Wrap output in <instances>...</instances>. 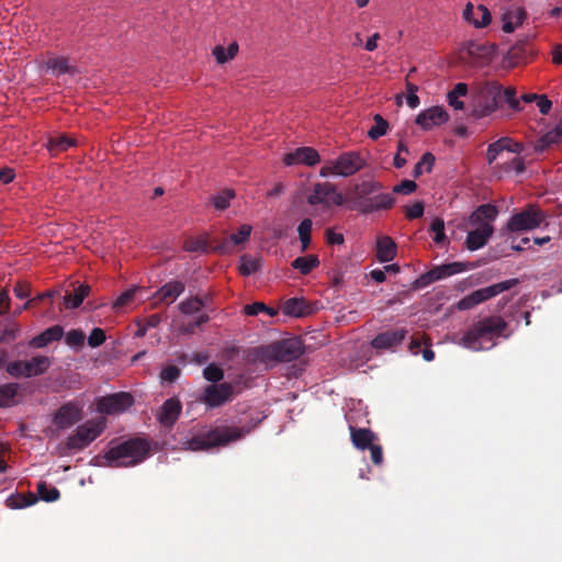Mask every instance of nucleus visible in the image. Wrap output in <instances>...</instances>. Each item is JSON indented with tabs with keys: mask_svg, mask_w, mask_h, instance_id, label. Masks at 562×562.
<instances>
[{
	"mask_svg": "<svg viewBox=\"0 0 562 562\" xmlns=\"http://www.w3.org/2000/svg\"><path fill=\"white\" fill-rule=\"evenodd\" d=\"M408 331L405 328H396L390 329L376 335L372 341V348L376 350H385L391 349L400 344L406 338Z\"/></svg>",
	"mask_w": 562,
	"mask_h": 562,
	"instance_id": "obj_17",
	"label": "nucleus"
},
{
	"mask_svg": "<svg viewBox=\"0 0 562 562\" xmlns=\"http://www.w3.org/2000/svg\"><path fill=\"white\" fill-rule=\"evenodd\" d=\"M430 231L435 234L434 235V241L437 245H446L447 244V236L445 233V222L440 217H436L430 225Z\"/></svg>",
	"mask_w": 562,
	"mask_h": 562,
	"instance_id": "obj_48",
	"label": "nucleus"
},
{
	"mask_svg": "<svg viewBox=\"0 0 562 562\" xmlns=\"http://www.w3.org/2000/svg\"><path fill=\"white\" fill-rule=\"evenodd\" d=\"M319 266V259L316 255H307L295 258L291 262L293 269L299 270L303 276L311 273Z\"/></svg>",
	"mask_w": 562,
	"mask_h": 562,
	"instance_id": "obj_35",
	"label": "nucleus"
},
{
	"mask_svg": "<svg viewBox=\"0 0 562 562\" xmlns=\"http://www.w3.org/2000/svg\"><path fill=\"white\" fill-rule=\"evenodd\" d=\"M494 228L488 223H483L476 229L468 233L465 245L470 250L482 248L492 236Z\"/></svg>",
	"mask_w": 562,
	"mask_h": 562,
	"instance_id": "obj_23",
	"label": "nucleus"
},
{
	"mask_svg": "<svg viewBox=\"0 0 562 562\" xmlns=\"http://www.w3.org/2000/svg\"><path fill=\"white\" fill-rule=\"evenodd\" d=\"M20 334V328L16 324L7 326L0 335V344H10L15 340Z\"/></svg>",
	"mask_w": 562,
	"mask_h": 562,
	"instance_id": "obj_57",
	"label": "nucleus"
},
{
	"mask_svg": "<svg viewBox=\"0 0 562 562\" xmlns=\"http://www.w3.org/2000/svg\"><path fill=\"white\" fill-rule=\"evenodd\" d=\"M467 50L471 57L490 59L492 56L488 55L494 50V47L470 42L468 43Z\"/></svg>",
	"mask_w": 562,
	"mask_h": 562,
	"instance_id": "obj_43",
	"label": "nucleus"
},
{
	"mask_svg": "<svg viewBox=\"0 0 562 562\" xmlns=\"http://www.w3.org/2000/svg\"><path fill=\"white\" fill-rule=\"evenodd\" d=\"M138 290L139 288L133 286L124 291L113 303V310L121 311L122 308L128 306L134 301L135 294Z\"/></svg>",
	"mask_w": 562,
	"mask_h": 562,
	"instance_id": "obj_50",
	"label": "nucleus"
},
{
	"mask_svg": "<svg viewBox=\"0 0 562 562\" xmlns=\"http://www.w3.org/2000/svg\"><path fill=\"white\" fill-rule=\"evenodd\" d=\"M180 373L181 371L177 366H168L161 370L160 378L165 382L173 383L180 376Z\"/></svg>",
	"mask_w": 562,
	"mask_h": 562,
	"instance_id": "obj_60",
	"label": "nucleus"
},
{
	"mask_svg": "<svg viewBox=\"0 0 562 562\" xmlns=\"http://www.w3.org/2000/svg\"><path fill=\"white\" fill-rule=\"evenodd\" d=\"M505 16L506 19L512 20L518 26L522 24L526 18V12L521 8H516L515 10L507 12Z\"/></svg>",
	"mask_w": 562,
	"mask_h": 562,
	"instance_id": "obj_63",
	"label": "nucleus"
},
{
	"mask_svg": "<svg viewBox=\"0 0 562 562\" xmlns=\"http://www.w3.org/2000/svg\"><path fill=\"white\" fill-rule=\"evenodd\" d=\"M50 363L48 357L35 356L30 360L7 361L5 370L14 379L32 378L44 374L50 367Z\"/></svg>",
	"mask_w": 562,
	"mask_h": 562,
	"instance_id": "obj_5",
	"label": "nucleus"
},
{
	"mask_svg": "<svg viewBox=\"0 0 562 562\" xmlns=\"http://www.w3.org/2000/svg\"><path fill=\"white\" fill-rule=\"evenodd\" d=\"M86 335L81 329H71L65 336V342L71 347H81L85 342Z\"/></svg>",
	"mask_w": 562,
	"mask_h": 562,
	"instance_id": "obj_54",
	"label": "nucleus"
},
{
	"mask_svg": "<svg viewBox=\"0 0 562 562\" xmlns=\"http://www.w3.org/2000/svg\"><path fill=\"white\" fill-rule=\"evenodd\" d=\"M82 407L75 402L61 405L53 417V423L58 429H66L81 420Z\"/></svg>",
	"mask_w": 562,
	"mask_h": 562,
	"instance_id": "obj_14",
	"label": "nucleus"
},
{
	"mask_svg": "<svg viewBox=\"0 0 562 562\" xmlns=\"http://www.w3.org/2000/svg\"><path fill=\"white\" fill-rule=\"evenodd\" d=\"M506 143H508V140L502 139L501 137L496 142L488 145L486 151V160L488 165H492L496 160V158L505 151L504 145Z\"/></svg>",
	"mask_w": 562,
	"mask_h": 562,
	"instance_id": "obj_51",
	"label": "nucleus"
},
{
	"mask_svg": "<svg viewBox=\"0 0 562 562\" xmlns=\"http://www.w3.org/2000/svg\"><path fill=\"white\" fill-rule=\"evenodd\" d=\"M519 283L517 278L505 280L485 288L477 289L459 301L460 310H470L474 306L508 291Z\"/></svg>",
	"mask_w": 562,
	"mask_h": 562,
	"instance_id": "obj_6",
	"label": "nucleus"
},
{
	"mask_svg": "<svg viewBox=\"0 0 562 562\" xmlns=\"http://www.w3.org/2000/svg\"><path fill=\"white\" fill-rule=\"evenodd\" d=\"M251 428L215 427L206 432L192 437L186 442V448L192 451L209 450L213 447L226 446L241 439Z\"/></svg>",
	"mask_w": 562,
	"mask_h": 562,
	"instance_id": "obj_3",
	"label": "nucleus"
},
{
	"mask_svg": "<svg viewBox=\"0 0 562 562\" xmlns=\"http://www.w3.org/2000/svg\"><path fill=\"white\" fill-rule=\"evenodd\" d=\"M181 409V402L177 397L168 398L161 405L157 418L164 427L171 428L178 420Z\"/></svg>",
	"mask_w": 562,
	"mask_h": 562,
	"instance_id": "obj_20",
	"label": "nucleus"
},
{
	"mask_svg": "<svg viewBox=\"0 0 562 562\" xmlns=\"http://www.w3.org/2000/svg\"><path fill=\"white\" fill-rule=\"evenodd\" d=\"M252 227L244 224L239 227L237 233H233L224 237L216 246L215 249L222 254H231L238 245L246 243L251 234Z\"/></svg>",
	"mask_w": 562,
	"mask_h": 562,
	"instance_id": "obj_18",
	"label": "nucleus"
},
{
	"mask_svg": "<svg viewBox=\"0 0 562 562\" xmlns=\"http://www.w3.org/2000/svg\"><path fill=\"white\" fill-rule=\"evenodd\" d=\"M306 200L310 205H322L325 209L330 207V205L340 206L344 203L342 194L330 182L315 183Z\"/></svg>",
	"mask_w": 562,
	"mask_h": 562,
	"instance_id": "obj_9",
	"label": "nucleus"
},
{
	"mask_svg": "<svg viewBox=\"0 0 562 562\" xmlns=\"http://www.w3.org/2000/svg\"><path fill=\"white\" fill-rule=\"evenodd\" d=\"M104 428V419L88 420L78 426L75 434L67 438L66 447L69 450H83L103 432Z\"/></svg>",
	"mask_w": 562,
	"mask_h": 562,
	"instance_id": "obj_7",
	"label": "nucleus"
},
{
	"mask_svg": "<svg viewBox=\"0 0 562 562\" xmlns=\"http://www.w3.org/2000/svg\"><path fill=\"white\" fill-rule=\"evenodd\" d=\"M366 166V159L358 151H345L336 159L327 160L319 170L324 178L329 176L350 177Z\"/></svg>",
	"mask_w": 562,
	"mask_h": 562,
	"instance_id": "obj_4",
	"label": "nucleus"
},
{
	"mask_svg": "<svg viewBox=\"0 0 562 562\" xmlns=\"http://www.w3.org/2000/svg\"><path fill=\"white\" fill-rule=\"evenodd\" d=\"M46 66L57 76L76 71V68L69 64L66 57H52L46 61Z\"/></svg>",
	"mask_w": 562,
	"mask_h": 562,
	"instance_id": "obj_37",
	"label": "nucleus"
},
{
	"mask_svg": "<svg viewBox=\"0 0 562 562\" xmlns=\"http://www.w3.org/2000/svg\"><path fill=\"white\" fill-rule=\"evenodd\" d=\"M507 103L508 106L514 111H520V102L516 97V89L513 87H508L503 89V103Z\"/></svg>",
	"mask_w": 562,
	"mask_h": 562,
	"instance_id": "obj_56",
	"label": "nucleus"
},
{
	"mask_svg": "<svg viewBox=\"0 0 562 562\" xmlns=\"http://www.w3.org/2000/svg\"><path fill=\"white\" fill-rule=\"evenodd\" d=\"M134 403L133 396L127 392H117L101 397L98 401L97 409L103 414H120L130 408Z\"/></svg>",
	"mask_w": 562,
	"mask_h": 562,
	"instance_id": "obj_13",
	"label": "nucleus"
},
{
	"mask_svg": "<svg viewBox=\"0 0 562 562\" xmlns=\"http://www.w3.org/2000/svg\"><path fill=\"white\" fill-rule=\"evenodd\" d=\"M468 269V266L463 262H450L436 266L426 273L419 276L415 281V288L423 289L429 284L446 279L448 277L461 273Z\"/></svg>",
	"mask_w": 562,
	"mask_h": 562,
	"instance_id": "obj_11",
	"label": "nucleus"
},
{
	"mask_svg": "<svg viewBox=\"0 0 562 562\" xmlns=\"http://www.w3.org/2000/svg\"><path fill=\"white\" fill-rule=\"evenodd\" d=\"M234 198V190L225 189L212 198V204L216 210L224 211L229 206V202Z\"/></svg>",
	"mask_w": 562,
	"mask_h": 562,
	"instance_id": "obj_46",
	"label": "nucleus"
},
{
	"mask_svg": "<svg viewBox=\"0 0 562 562\" xmlns=\"http://www.w3.org/2000/svg\"><path fill=\"white\" fill-rule=\"evenodd\" d=\"M7 502L8 505L12 508H24L33 505L36 502V498L33 494H30L27 496L16 494L9 497Z\"/></svg>",
	"mask_w": 562,
	"mask_h": 562,
	"instance_id": "obj_52",
	"label": "nucleus"
},
{
	"mask_svg": "<svg viewBox=\"0 0 562 562\" xmlns=\"http://www.w3.org/2000/svg\"><path fill=\"white\" fill-rule=\"evenodd\" d=\"M105 333L102 328L95 327L91 330L88 337V345L91 348H97L105 341Z\"/></svg>",
	"mask_w": 562,
	"mask_h": 562,
	"instance_id": "obj_58",
	"label": "nucleus"
},
{
	"mask_svg": "<svg viewBox=\"0 0 562 562\" xmlns=\"http://www.w3.org/2000/svg\"><path fill=\"white\" fill-rule=\"evenodd\" d=\"M435 156L431 153H425L420 160L415 165L413 170V177L419 178L424 172V166H426V171L431 172L432 167L435 165Z\"/></svg>",
	"mask_w": 562,
	"mask_h": 562,
	"instance_id": "obj_44",
	"label": "nucleus"
},
{
	"mask_svg": "<svg viewBox=\"0 0 562 562\" xmlns=\"http://www.w3.org/2000/svg\"><path fill=\"white\" fill-rule=\"evenodd\" d=\"M244 312L246 315L249 316H256L261 312L268 314L271 317L278 314V310L266 305L263 302H255L252 304H247L244 306Z\"/></svg>",
	"mask_w": 562,
	"mask_h": 562,
	"instance_id": "obj_42",
	"label": "nucleus"
},
{
	"mask_svg": "<svg viewBox=\"0 0 562 562\" xmlns=\"http://www.w3.org/2000/svg\"><path fill=\"white\" fill-rule=\"evenodd\" d=\"M278 355L276 342L254 349V360L266 366L280 362Z\"/></svg>",
	"mask_w": 562,
	"mask_h": 562,
	"instance_id": "obj_31",
	"label": "nucleus"
},
{
	"mask_svg": "<svg viewBox=\"0 0 562 562\" xmlns=\"http://www.w3.org/2000/svg\"><path fill=\"white\" fill-rule=\"evenodd\" d=\"M562 143V117L559 120L554 128L541 136L535 144L533 150L541 153L552 145Z\"/></svg>",
	"mask_w": 562,
	"mask_h": 562,
	"instance_id": "obj_29",
	"label": "nucleus"
},
{
	"mask_svg": "<svg viewBox=\"0 0 562 562\" xmlns=\"http://www.w3.org/2000/svg\"><path fill=\"white\" fill-rule=\"evenodd\" d=\"M449 120L448 112L442 106H431L422 111L416 117V124L423 130L429 131Z\"/></svg>",
	"mask_w": 562,
	"mask_h": 562,
	"instance_id": "obj_16",
	"label": "nucleus"
},
{
	"mask_svg": "<svg viewBox=\"0 0 562 562\" xmlns=\"http://www.w3.org/2000/svg\"><path fill=\"white\" fill-rule=\"evenodd\" d=\"M468 93V85L464 82H459L454 86V88L448 92L447 100L450 106L454 110H463L464 102L460 100L461 97H465Z\"/></svg>",
	"mask_w": 562,
	"mask_h": 562,
	"instance_id": "obj_36",
	"label": "nucleus"
},
{
	"mask_svg": "<svg viewBox=\"0 0 562 562\" xmlns=\"http://www.w3.org/2000/svg\"><path fill=\"white\" fill-rule=\"evenodd\" d=\"M383 189V184L376 180H363L356 184L352 190V202L353 209L362 213L363 205L368 202L375 193Z\"/></svg>",
	"mask_w": 562,
	"mask_h": 562,
	"instance_id": "obj_15",
	"label": "nucleus"
},
{
	"mask_svg": "<svg viewBox=\"0 0 562 562\" xmlns=\"http://www.w3.org/2000/svg\"><path fill=\"white\" fill-rule=\"evenodd\" d=\"M184 289L183 282L178 280L169 281L155 292L153 299L156 303L170 305L184 292Z\"/></svg>",
	"mask_w": 562,
	"mask_h": 562,
	"instance_id": "obj_21",
	"label": "nucleus"
},
{
	"mask_svg": "<svg viewBox=\"0 0 562 562\" xmlns=\"http://www.w3.org/2000/svg\"><path fill=\"white\" fill-rule=\"evenodd\" d=\"M312 226L313 222L311 218H304L297 226L302 251H306L311 245Z\"/></svg>",
	"mask_w": 562,
	"mask_h": 562,
	"instance_id": "obj_40",
	"label": "nucleus"
},
{
	"mask_svg": "<svg viewBox=\"0 0 562 562\" xmlns=\"http://www.w3.org/2000/svg\"><path fill=\"white\" fill-rule=\"evenodd\" d=\"M20 384L10 382L0 385V407H12L19 402L15 397L20 394Z\"/></svg>",
	"mask_w": 562,
	"mask_h": 562,
	"instance_id": "obj_33",
	"label": "nucleus"
},
{
	"mask_svg": "<svg viewBox=\"0 0 562 562\" xmlns=\"http://www.w3.org/2000/svg\"><path fill=\"white\" fill-rule=\"evenodd\" d=\"M238 53V44L232 43L227 48L224 46L217 45L213 49V55L218 64H225L228 60H232L236 54Z\"/></svg>",
	"mask_w": 562,
	"mask_h": 562,
	"instance_id": "obj_39",
	"label": "nucleus"
},
{
	"mask_svg": "<svg viewBox=\"0 0 562 562\" xmlns=\"http://www.w3.org/2000/svg\"><path fill=\"white\" fill-rule=\"evenodd\" d=\"M482 102L475 106L471 115L484 117L494 113L503 104V87L496 81L486 82L482 90Z\"/></svg>",
	"mask_w": 562,
	"mask_h": 562,
	"instance_id": "obj_8",
	"label": "nucleus"
},
{
	"mask_svg": "<svg viewBox=\"0 0 562 562\" xmlns=\"http://www.w3.org/2000/svg\"><path fill=\"white\" fill-rule=\"evenodd\" d=\"M184 249L189 252H205L207 250L206 241L199 238H190L184 241Z\"/></svg>",
	"mask_w": 562,
	"mask_h": 562,
	"instance_id": "obj_59",
	"label": "nucleus"
},
{
	"mask_svg": "<svg viewBox=\"0 0 562 562\" xmlns=\"http://www.w3.org/2000/svg\"><path fill=\"white\" fill-rule=\"evenodd\" d=\"M397 254V246L390 236H381L376 240V258L381 262H389Z\"/></svg>",
	"mask_w": 562,
	"mask_h": 562,
	"instance_id": "obj_30",
	"label": "nucleus"
},
{
	"mask_svg": "<svg viewBox=\"0 0 562 562\" xmlns=\"http://www.w3.org/2000/svg\"><path fill=\"white\" fill-rule=\"evenodd\" d=\"M417 189V184L413 180H403L401 183L393 187V193L396 194H411Z\"/></svg>",
	"mask_w": 562,
	"mask_h": 562,
	"instance_id": "obj_61",
	"label": "nucleus"
},
{
	"mask_svg": "<svg viewBox=\"0 0 562 562\" xmlns=\"http://www.w3.org/2000/svg\"><path fill=\"white\" fill-rule=\"evenodd\" d=\"M368 449L370 450V457H371L372 463H374L375 465L382 464V462H383V450H382V447L380 445L373 443Z\"/></svg>",
	"mask_w": 562,
	"mask_h": 562,
	"instance_id": "obj_64",
	"label": "nucleus"
},
{
	"mask_svg": "<svg viewBox=\"0 0 562 562\" xmlns=\"http://www.w3.org/2000/svg\"><path fill=\"white\" fill-rule=\"evenodd\" d=\"M283 314L293 317H304L314 312L310 302L303 297H291L283 303Z\"/></svg>",
	"mask_w": 562,
	"mask_h": 562,
	"instance_id": "obj_25",
	"label": "nucleus"
},
{
	"mask_svg": "<svg viewBox=\"0 0 562 562\" xmlns=\"http://www.w3.org/2000/svg\"><path fill=\"white\" fill-rule=\"evenodd\" d=\"M203 376L207 381L216 384L217 382L222 381L224 378V371L222 368L216 366L215 363H210L203 369Z\"/></svg>",
	"mask_w": 562,
	"mask_h": 562,
	"instance_id": "obj_53",
	"label": "nucleus"
},
{
	"mask_svg": "<svg viewBox=\"0 0 562 562\" xmlns=\"http://www.w3.org/2000/svg\"><path fill=\"white\" fill-rule=\"evenodd\" d=\"M463 19L472 23L475 27H484L491 22V13L483 4L474 5L469 2L463 10Z\"/></svg>",
	"mask_w": 562,
	"mask_h": 562,
	"instance_id": "obj_22",
	"label": "nucleus"
},
{
	"mask_svg": "<svg viewBox=\"0 0 562 562\" xmlns=\"http://www.w3.org/2000/svg\"><path fill=\"white\" fill-rule=\"evenodd\" d=\"M74 145L75 139L65 135H59L49 138L47 147L53 155H57L58 153L65 151Z\"/></svg>",
	"mask_w": 562,
	"mask_h": 562,
	"instance_id": "obj_38",
	"label": "nucleus"
},
{
	"mask_svg": "<svg viewBox=\"0 0 562 562\" xmlns=\"http://www.w3.org/2000/svg\"><path fill=\"white\" fill-rule=\"evenodd\" d=\"M116 440L110 442V448L104 452L103 459L105 465L114 468L134 467L143 462L149 454V442L139 437L130 438L116 443Z\"/></svg>",
	"mask_w": 562,
	"mask_h": 562,
	"instance_id": "obj_2",
	"label": "nucleus"
},
{
	"mask_svg": "<svg viewBox=\"0 0 562 562\" xmlns=\"http://www.w3.org/2000/svg\"><path fill=\"white\" fill-rule=\"evenodd\" d=\"M546 220V214L535 205H528L521 212L514 214L507 228L510 232L530 231L539 227Z\"/></svg>",
	"mask_w": 562,
	"mask_h": 562,
	"instance_id": "obj_10",
	"label": "nucleus"
},
{
	"mask_svg": "<svg viewBox=\"0 0 562 562\" xmlns=\"http://www.w3.org/2000/svg\"><path fill=\"white\" fill-rule=\"evenodd\" d=\"M203 305L204 302L199 296H193L182 301L178 307L182 314L191 315L200 312Z\"/></svg>",
	"mask_w": 562,
	"mask_h": 562,
	"instance_id": "obj_45",
	"label": "nucleus"
},
{
	"mask_svg": "<svg viewBox=\"0 0 562 562\" xmlns=\"http://www.w3.org/2000/svg\"><path fill=\"white\" fill-rule=\"evenodd\" d=\"M373 120L375 124L368 131V136L369 138L375 140L387 133L389 122L384 120L380 114H375Z\"/></svg>",
	"mask_w": 562,
	"mask_h": 562,
	"instance_id": "obj_41",
	"label": "nucleus"
},
{
	"mask_svg": "<svg viewBox=\"0 0 562 562\" xmlns=\"http://www.w3.org/2000/svg\"><path fill=\"white\" fill-rule=\"evenodd\" d=\"M280 362H291L302 355L301 342L296 339H283L276 342Z\"/></svg>",
	"mask_w": 562,
	"mask_h": 562,
	"instance_id": "obj_24",
	"label": "nucleus"
},
{
	"mask_svg": "<svg viewBox=\"0 0 562 562\" xmlns=\"http://www.w3.org/2000/svg\"><path fill=\"white\" fill-rule=\"evenodd\" d=\"M395 204V198L391 193H375L366 204L363 205L362 213L370 214L382 210H390Z\"/></svg>",
	"mask_w": 562,
	"mask_h": 562,
	"instance_id": "obj_26",
	"label": "nucleus"
},
{
	"mask_svg": "<svg viewBox=\"0 0 562 562\" xmlns=\"http://www.w3.org/2000/svg\"><path fill=\"white\" fill-rule=\"evenodd\" d=\"M258 268H259V265L255 259H252L246 255L241 256L239 268H238L240 274L250 276V274L255 273L258 270Z\"/></svg>",
	"mask_w": 562,
	"mask_h": 562,
	"instance_id": "obj_55",
	"label": "nucleus"
},
{
	"mask_svg": "<svg viewBox=\"0 0 562 562\" xmlns=\"http://www.w3.org/2000/svg\"><path fill=\"white\" fill-rule=\"evenodd\" d=\"M507 322L497 315L483 317L472 323L460 339V345L472 351L488 350L499 337L508 338Z\"/></svg>",
	"mask_w": 562,
	"mask_h": 562,
	"instance_id": "obj_1",
	"label": "nucleus"
},
{
	"mask_svg": "<svg viewBox=\"0 0 562 562\" xmlns=\"http://www.w3.org/2000/svg\"><path fill=\"white\" fill-rule=\"evenodd\" d=\"M350 439L352 445L359 450L370 448L378 439L376 435L369 428H357L350 426Z\"/></svg>",
	"mask_w": 562,
	"mask_h": 562,
	"instance_id": "obj_27",
	"label": "nucleus"
},
{
	"mask_svg": "<svg viewBox=\"0 0 562 562\" xmlns=\"http://www.w3.org/2000/svg\"><path fill=\"white\" fill-rule=\"evenodd\" d=\"M64 336V329L60 325H54L52 327H48L44 331H42L40 335L33 337L30 340V346L33 348H44L48 346L53 341H58Z\"/></svg>",
	"mask_w": 562,
	"mask_h": 562,
	"instance_id": "obj_28",
	"label": "nucleus"
},
{
	"mask_svg": "<svg viewBox=\"0 0 562 562\" xmlns=\"http://www.w3.org/2000/svg\"><path fill=\"white\" fill-rule=\"evenodd\" d=\"M424 214V204L422 202H415L413 205L406 207L405 215L408 220H415L422 217Z\"/></svg>",
	"mask_w": 562,
	"mask_h": 562,
	"instance_id": "obj_62",
	"label": "nucleus"
},
{
	"mask_svg": "<svg viewBox=\"0 0 562 562\" xmlns=\"http://www.w3.org/2000/svg\"><path fill=\"white\" fill-rule=\"evenodd\" d=\"M319 161V154L312 147H300L294 151L288 153L283 157V162L286 166L304 164L306 166H314Z\"/></svg>",
	"mask_w": 562,
	"mask_h": 562,
	"instance_id": "obj_19",
	"label": "nucleus"
},
{
	"mask_svg": "<svg viewBox=\"0 0 562 562\" xmlns=\"http://www.w3.org/2000/svg\"><path fill=\"white\" fill-rule=\"evenodd\" d=\"M234 386L231 383L224 382L221 384H211L204 389L200 401L210 408H215L224 405L233 400Z\"/></svg>",
	"mask_w": 562,
	"mask_h": 562,
	"instance_id": "obj_12",
	"label": "nucleus"
},
{
	"mask_svg": "<svg viewBox=\"0 0 562 562\" xmlns=\"http://www.w3.org/2000/svg\"><path fill=\"white\" fill-rule=\"evenodd\" d=\"M497 214L498 210L495 205L490 203L482 204L471 214L470 222L480 226L483 223L495 220Z\"/></svg>",
	"mask_w": 562,
	"mask_h": 562,
	"instance_id": "obj_32",
	"label": "nucleus"
},
{
	"mask_svg": "<svg viewBox=\"0 0 562 562\" xmlns=\"http://www.w3.org/2000/svg\"><path fill=\"white\" fill-rule=\"evenodd\" d=\"M89 293L90 286L88 284H80L78 288L74 289L72 293H67L64 296V304L67 308H77Z\"/></svg>",
	"mask_w": 562,
	"mask_h": 562,
	"instance_id": "obj_34",
	"label": "nucleus"
},
{
	"mask_svg": "<svg viewBox=\"0 0 562 562\" xmlns=\"http://www.w3.org/2000/svg\"><path fill=\"white\" fill-rule=\"evenodd\" d=\"M37 493L45 502H55L60 497L59 490L55 486L47 485L45 482L38 483Z\"/></svg>",
	"mask_w": 562,
	"mask_h": 562,
	"instance_id": "obj_49",
	"label": "nucleus"
},
{
	"mask_svg": "<svg viewBox=\"0 0 562 562\" xmlns=\"http://www.w3.org/2000/svg\"><path fill=\"white\" fill-rule=\"evenodd\" d=\"M498 167L504 172H509L514 170L517 175L522 173L526 169L524 158L518 156H515L510 159L503 161Z\"/></svg>",
	"mask_w": 562,
	"mask_h": 562,
	"instance_id": "obj_47",
	"label": "nucleus"
}]
</instances>
